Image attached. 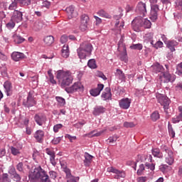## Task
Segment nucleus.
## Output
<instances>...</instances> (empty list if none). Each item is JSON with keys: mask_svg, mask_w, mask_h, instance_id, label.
Masks as SVG:
<instances>
[{"mask_svg": "<svg viewBox=\"0 0 182 182\" xmlns=\"http://www.w3.org/2000/svg\"><path fill=\"white\" fill-rule=\"evenodd\" d=\"M28 178L31 182H50L49 175L41 166L31 171L28 175Z\"/></svg>", "mask_w": 182, "mask_h": 182, "instance_id": "obj_1", "label": "nucleus"}, {"mask_svg": "<svg viewBox=\"0 0 182 182\" xmlns=\"http://www.w3.org/2000/svg\"><path fill=\"white\" fill-rule=\"evenodd\" d=\"M56 77L63 89H66L73 82V77H72V73L70 71L60 70L57 72Z\"/></svg>", "mask_w": 182, "mask_h": 182, "instance_id": "obj_2", "label": "nucleus"}, {"mask_svg": "<svg viewBox=\"0 0 182 182\" xmlns=\"http://www.w3.org/2000/svg\"><path fill=\"white\" fill-rule=\"evenodd\" d=\"M93 46L89 42H84L80 44L77 53L80 59H85L86 56H89L92 53Z\"/></svg>", "mask_w": 182, "mask_h": 182, "instance_id": "obj_3", "label": "nucleus"}, {"mask_svg": "<svg viewBox=\"0 0 182 182\" xmlns=\"http://www.w3.org/2000/svg\"><path fill=\"white\" fill-rule=\"evenodd\" d=\"M23 21V13L19 10H14L10 21L6 24L9 29H14L16 23H21Z\"/></svg>", "mask_w": 182, "mask_h": 182, "instance_id": "obj_4", "label": "nucleus"}, {"mask_svg": "<svg viewBox=\"0 0 182 182\" xmlns=\"http://www.w3.org/2000/svg\"><path fill=\"white\" fill-rule=\"evenodd\" d=\"M162 151H165L166 154L165 155V161L169 166L173 165L174 163V154L173 151L170 149L167 146H162Z\"/></svg>", "mask_w": 182, "mask_h": 182, "instance_id": "obj_5", "label": "nucleus"}, {"mask_svg": "<svg viewBox=\"0 0 182 182\" xmlns=\"http://www.w3.org/2000/svg\"><path fill=\"white\" fill-rule=\"evenodd\" d=\"M156 99L159 103L164 107L165 111L168 109V106H170V100L168 97H166V95H164L163 94H158L156 95Z\"/></svg>", "mask_w": 182, "mask_h": 182, "instance_id": "obj_6", "label": "nucleus"}, {"mask_svg": "<svg viewBox=\"0 0 182 182\" xmlns=\"http://www.w3.org/2000/svg\"><path fill=\"white\" fill-rule=\"evenodd\" d=\"M65 90L67 93H75L77 90H83V85L80 82H75L71 87H66Z\"/></svg>", "mask_w": 182, "mask_h": 182, "instance_id": "obj_7", "label": "nucleus"}, {"mask_svg": "<svg viewBox=\"0 0 182 182\" xmlns=\"http://www.w3.org/2000/svg\"><path fill=\"white\" fill-rule=\"evenodd\" d=\"M144 21V18L141 16L136 17L132 23V26L134 29V31H139V28H141L143 26V22Z\"/></svg>", "mask_w": 182, "mask_h": 182, "instance_id": "obj_8", "label": "nucleus"}, {"mask_svg": "<svg viewBox=\"0 0 182 182\" xmlns=\"http://www.w3.org/2000/svg\"><path fill=\"white\" fill-rule=\"evenodd\" d=\"M107 171H108V173H114V174H116L115 178H124L126 177V173H124V171L116 169L113 166L107 168Z\"/></svg>", "mask_w": 182, "mask_h": 182, "instance_id": "obj_9", "label": "nucleus"}, {"mask_svg": "<svg viewBox=\"0 0 182 182\" xmlns=\"http://www.w3.org/2000/svg\"><path fill=\"white\" fill-rule=\"evenodd\" d=\"M89 21H90L89 16L86 14H82L81 16V24L80 26V28L82 32H85V31L87 29V25H89Z\"/></svg>", "mask_w": 182, "mask_h": 182, "instance_id": "obj_10", "label": "nucleus"}, {"mask_svg": "<svg viewBox=\"0 0 182 182\" xmlns=\"http://www.w3.org/2000/svg\"><path fill=\"white\" fill-rule=\"evenodd\" d=\"M130 105H132V100L129 98H122L119 101V107L124 110H127L130 107Z\"/></svg>", "mask_w": 182, "mask_h": 182, "instance_id": "obj_11", "label": "nucleus"}, {"mask_svg": "<svg viewBox=\"0 0 182 182\" xmlns=\"http://www.w3.org/2000/svg\"><path fill=\"white\" fill-rule=\"evenodd\" d=\"M160 11L159 8V5L152 4L151 5V13H150V18L151 21H156L158 16V12Z\"/></svg>", "mask_w": 182, "mask_h": 182, "instance_id": "obj_12", "label": "nucleus"}, {"mask_svg": "<svg viewBox=\"0 0 182 182\" xmlns=\"http://www.w3.org/2000/svg\"><path fill=\"white\" fill-rule=\"evenodd\" d=\"M34 120L38 126H43L46 123V116L43 114H36L34 116Z\"/></svg>", "mask_w": 182, "mask_h": 182, "instance_id": "obj_13", "label": "nucleus"}, {"mask_svg": "<svg viewBox=\"0 0 182 182\" xmlns=\"http://www.w3.org/2000/svg\"><path fill=\"white\" fill-rule=\"evenodd\" d=\"M23 105L26 107H33V106H36V100H35V97L29 93L26 102H23Z\"/></svg>", "mask_w": 182, "mask_h": 182, "instance_id": "obj_14", "label": "nucleus"}, {"mask_svg": "<svg viewBox=\"0 0 182 182\" xmlns=\"http://www.w3.org/2000/svg\"><path fill=\"white\" fill-rule=\"evenodd\" d=\"M159 77L164 83H168L169 82H174L176 80V76L171 75L168 73H163L162 76L161 75Z\"/></svg>", "mask_w": 182, "mask_h": 182, "instance_id": "obj_15", "label": "nucleus"}, {"mask_svg": "<svg viewBox=\"0 0 182 182\" xmlns=\"http://www.w3.org/2000/svg\"><path fill=\"white\" fill-rule=\"evenodd\" d=\"M65 173H66L67 182H77L80 178L79 176H75L72 175L70 169H65Z\"/></svg>", "mask_w": 182, "mask_h": 182, "instance_id": "obj_16", "label": "nucleus"}, {"mask_svg": "<svg viewBox=\"0 0 182 182\" xmlns=\"http://www.w3.org/2000/svg\"><path fill=\"white\" fill-rule=\"evenodd\" d=\"M26 56L23 53L14 51L11 53V59L14 60V62H19V60H22V59H25Z\"/></svg>", "mask_w": 182, "mask_h": 182, "instance_id": "obj_17", "label": "nucleus"}, {"mask_svg": "<svg viewBox=\"0 0 182 182\" xmlns=\"http://www.w3.org/2000/svg\"><path fill=\"white\" fill-rule=\"evenodd\" d=\"M105 85L103 84H98L97 87L95 89H92L90 91L91 96L96 97V96H99L100 95V92L103 90Z\"/></svg>", "mask_w": 182, "mask_h": 182, "instance_id": "obj_18", "label": "nucleus"}, {"mask_svg": "<svg viewBox=\"0 0 182 182\" xmlns=\"http://www.w3.org/2000/svg\"><path fill=\"white\" fill-rule=\"evenodd\" d=\"M43 137H45V132L42 130H37L34 134V138L38 143H43Z\"/></svg>", "mask_w": 182, "mask_h": 182, "instance_id": "obj_19", "label": "nucleus"}, {"mask_svg": "<svg viewBox=\"0 0 182 182\" xmlns=\"http://www.w3.org/2000/svg\"><path fill=\"white\" fill-rule=\"evenodd\" d=\"M105 112H106V109L103 106L97 105L94 107L92 114H94V116H100V114H102Z\"/></svg>", "mask_w": 182, "mask_h": 182, "instance_id": "obj_20", "label": "nucleus"}, {"mask_svg": "<svg viewBox=\"0 0 182 182\" xmlns=\"http://www.w3.org/2000/svg\"><path fill=\"white\" fill-rule=\"evenodd\" d=\"M114 18L116 20V28H119V31H122V29H123V27L124 26V21H123V20L122 19V16H114Z\"/></svg>", "mask_w": 182, "mask_h": 182, "instance_id": "obj_21", "label": "nucleus"}, {"mask_svg": "<svg viewBox=\"0 0 182 182\" xmlns=\"http://www.w3.org/2000/svg\"><path fill=\"white\" fill-rule=\"evenodd\" d=\"M101 97L102 100H109V99H112V92L110 87L105 88V91L102 92Z\"/></svg>", "mask_w": 182, "mask_h": 182, "instance_id": "obj_22", "label": "nucleus"}, {"mask_svg": "<svg viewBox=\"0 0 182 182\" xmlns=\"http://www.w3.org/2000/svg\"><path fill=\"white\" fill-rule=\"evenodd\" d=\"M166 45V48H168V49H170L171 52H175L176 46L178 45V43L176 42V40H171L168 41V43Z\"/></svg>", "mask_w": 182, "mask_h": 182, "instance_id": "obj_23", "label": "nucleus"}, {"mask_svg": "<svg viewBox=\"0 0 182 182\" xmlns=\"http://www.w3.org/2000/svg\"><path fill=\"white\" fill-rule=\"evenodd\" d=\"M84 157H85L84 165L85 166V167H89V166H90L92 163L93 156L89 154V153L87 152H85Z\"/></svg>", "mask_w": 182, "mask_h": 182, "instance_id": "obj_24", "label": "nucleus"}, {"mask_svg": "<svg viewBox=\"0 0 182 182\" xmlns=\"http://www.w3.org/2000/svg\"><path fill=\"white\" fill-rule=\"evenodd\" d=\"M13 41L14 43L19 45L21 43H23L25 42V39L23 37L21 36L19 34H14L12 36Z\"/></svg>", "mask_w": 182, "mask_h": 182, "instance_id": "obj_25", "label": "nucleus"}, {"mask_svg": "<svg viewBox=\"0 0 182 182\" xmlns=\"http://www.w3.org/2000/svg\"><path fill=\"white\" fill-rule=\"evenodd\" d=\"M136 11H139V12H141L142 15H146V12H147V10L146 9V4L143 2L138 3L136 6Z\"/></svg>", "mask_w": 182, "mask_h": 182, "instance_id": "obj_26", "label": "nucleus"}, {"mask_svg": "<svg viewBox=\"0 0 182 182\" xmlns=\"http://www.w3.org/2000/svg\"><path fill=\"white\" fill-rule=\"evenodd\" d=\"M154 157H157L158 159H163V153L159 149L154 148L151 150Z\"/></svg>", "mask_w": 182, "mask_h": 182, "instance_id": "obj_27", "label": "nucleus"}, {"mask_svg": "<svg viewBox=\"0 0 182 182\" xmlns=\"http://www.w3.org/2000/svg\"><path fill=\"white\" fill-rule=\"evenodd\" d=\"M115 76L116 77H118L119 80H122V82H124V80H126V75L120 69L116 70Z\"/></svg>", "mask_w": 182, "mask_h": 182, "instance_id": "obj_28", "label": "nucleus"}, {"mask_svg": "<svg viewBox=\"0 0 182 182\" xmlns=\"http://www.w3.org/2000/svg\"><path fill=\"white\" fill-rule=\"evenodd\" d=\"M123 42H124V36H122L121 38L118 43V50L119 52H122V50H125L126 49V46L124 45V43H123Z\"/></svg>", "mask_w": 182, "mask_h": 182, "instance_id": "obj_29", "label": "nucleus"}, {"mask_svg": "<svg viewBox=\"0 0 182 182\" xmlns=\"http://www.w3.org/2000/svg\"><path fill=\"white\" fill-rule=\"evenodd\" d=\"M69 46L68 45H64L63 46V49L61 50V55L63 58H69Z\"/></svg>", "mask_w": 182, "mask_h": 182, "instance_id": "obj_30", "label": "nucleus"}, {"mask_svg": "<svg viewBox=\"0 0 182 182\" xmlns=\"http://www.w3.org/2000/svg\"><path fill=\"white\" fill-rule=\"evenodd\" d=\"M44 43L47 45V46H50L53 42H55V38L52 36H48L44 38Z\"/></svg>", "mask_w": 182, "mask_h": 182, "instance_id": "obj_31", "label": "nucleus"}, {"mask_svg": "<svg viewBox=\"0 0 182 182\" xmlns=\"http://www.w3.org/2000/svg\"><path fill=\"white\" fill-rule=\"evenodd\" d=\"M45 26V24L43 23V21H37L34 23V29L36 31H41Z\"/></svg>", "mask_w": 182, "mask_h": 182, "instance_id": "obj_32", "label": "nucleus"}, {"mask_svg": "<svg viewBox=\"0 0 182 182\" xmlns=\"http://www.w3.org/2000/svg\"><path fill=\"white\" fill-rule=\"evenodd\" d=\"M97 15L102 18H106L107 19H110L112 18V16H110V14H109L107 12L105 11V10H100L97 12Z\"/></svg>", "mask_w": 182, "mask_h": 182, "instance_id": "obj_33", "label": "nucleus"}, {"mask_svg": "<svg viewBox=\"0 0 182 182\" xmlns=\"http://www.w3.org/2000/svg\"><path fill=\"white\" fill-rule=\"evenodd\" d=\"M154 70L156 73H163L164 72V68L160 64H156L154 66Z\"/></svg>", "mask_w": 182, "mask_h": 182, "instance_id": "obj_34", "label": "nucleus"}, {"mask_svg": "<svg viewBox=\"0 0 182 182\" xmlns=\"http://www.w3.org/2000/svg\"><path fill=\"white\" fill-rule=\"evenodd\" d=\"M121 52L122 53L119 55L120 60L123 62H127V50L125 48V50H122Z\"/></svg>", "mask_w": 182, "mask_h": 182, "instance_id": "obj_35", "label": "nucleus"}, {"mask_svg": "<svg viewBox=\"0 0 182 182\" xmlns=\"http://www.w3.org/2000/svg\"><path fill=\"white\" fill-rule=\"evenodd\" d=\"M87 66L90 69H96L97 68V65H96V60L95 59H91L88 60Z\"/></svg>", "mask_w": 182, "mask_h": 182, "instance_id": "obj_36", "label": "nucleus"}, {"mask_svg": "<svg viewBox=\"0 0 182 182\" xmlns=\"http://www.w3.org/2000/svg\"><path fill=\"white\" fill-rule=\"evenodd\" d=\"M65 11L67 14H68L70 18H73V13L75 12V7H73V6H70L69 7H67Z\"/></svg>", "mask_w": 182, "mask_h": 182, "instance_id": "obj_37", "label": "nucleus"}, {"mask_svg": "<svg viewBox=\"0 0 182 182\" xmlns=\"http://www.w3.org/2000/svg\"><path fill=\"white\" fill-rule=\"evenodd\" d=\"M4 87L7 93V96H9V92H11L12 87L11 86V82H6L4 84Z\"/></svg>", "mask_w": 182, "mask_h": 182, "instance_id": "obj_38", "label": "nucleus"}, {"mask_svg": "<svg viewBox=\"0 0 182 182\" xmlns=\"http://www.w3.org/2000/svg\"><path fill=\"white\" fill-rule=\"evenodd\" d=\"M145 168H146V170H151V171H154L156 168V164H150L149 162H146Z\"/></svg>", "mask_w": 182, "mask_h": 182, "instance_id": "obj_39", "label": "nucleus"}, {"mask_svg": "<svg viewBox=\"0 0 182 182\" xmlns=\"http://www.w3.org/2000/svg\"><path fill=\"white\" fill-rule=\"evenodd\" d=\"M151 119L153 120V122H157V120L160 119V114H159V112H154L151 115Z\"/></svg>", "mask_w": 182, "mask_h": 182, "instance_id": "obj_40", "label": "nucleus"}, {"mask_svg": "<svg viewBox=\"0 0 182 182\" xmlns=\"http://www.w3.org/2000/svg\"><path fill=\"white\" fill-rule=\"evenodd\" d=\"M142 26H144V28H146V29H149L151 28V22L147 18H144Z\"/></svg>", "mask_w": 182, "mask_h": 182, "instance_id": "obj_41", "label": "nucleus"}, {"mask_svg": "<svg viewBox=\"0 0 182 182\" xmlns=\"http://www.w3.org/2000/svg\"><path fill=\"white\" fill-rule=\"evenodd\" d=\"M20 5H23V6H29L31 4H32V0H17Z\"/></svg>", "mask_w": 182, "mask_h": 182, "instance_id": "obj_42", "label": "nucleus"}, {"mask_svg": "<svg viewBox=\"0 0 182 182\" xmlns=\"http://www.w3.org/2000/svg\"><path fill=\"white\" fill-rule=\"evenodd\" d=\"M18 0H15L13 1L9 6V9L10 11H15L16 8H18Z\"/></svg>", "mask_w": 182, "mask_h": 182, "instance_id": "obj_43", "label": "nucleus"}, {"mask_svg": "<svg viewBox=\"0 0 182 182\" xmlns=\"http://www.w3.org/2000/svg\"><path fill=\"white\" fill-rule=\"evenodd\" d=\"M48 75L49 76L50 83H52L53 85H56V80H55L54 79L53 74L52 73V70H49L48 71Z\"/></svg>", "mask_w": 182, "mask_h": 182, "instance_id": "obj_44", "label": "nucleus"}, {"mask_svg": "<svg viewBox=\"0 0 182 182\" xmlns=\"http://www.w3.org/2000/svg\"><path fill=\"white\" fill-rule=\"evenodd\" d=\"M102 134V132H97L96 130L92 131L90 133L87 134L88 137H99Z\"/></svg>", "mask_w": 182, "mask_h": 182, "instance_id": "obj_45", "label": "nucleus"}, {"mask_svg": "<svg viewBox=\"0 0 182 182\" xmlns=\"http://www.w3.org/2000/svg\"><path fill=\"white\" fill-rule=\"evenodd\" d=\"M130 48L134 50H141V49H143V44L141 43L133 44L130 46Z\"/></svg>", "mask_w": 182, "mask_h": 182, "instance_id": "obj_46", "label": "nucleus"}, {"mask_svg": "<svg viewBox=\"0 0 182 182\" xmlns=\"http://www.w3.org/2000/svg\"><path fill=\"white\" fill-rule=\"evenodd\" d=\"M168 130L169 136H171L173 138L176 136V132H174V129H173V127L171 125L170 123H168Z\"/></svg>", "mask_w": 182, "mask_h": 182, "instance_id": "obj_47", "label": "nucleus"}, {"mask_svg": "<svg viewBox=\"0 0 182 182\" xmlns=\"http://www.w3.org/2000/svg\"><path fill=\"white\" fill-rule=\"evenodd\" d=\"M153 36H154L153 33H148L145 36L146 39H148L151 45H153V43H154V41H153Z\"/></svg>", "mask_w": 182, "mask_h": 182, "instance_id": "obj_48", "label": "nucleus"}, {"mask_svg": "<svg viewBox=\"0 0 182 182\" xmlns=\"http://www.w3.org/2000/svg\"><path fill=\"white\" fill-rule=\"evenodd\" d=\"M176 73V75H178V76H182V63L177 65Z\"/></svg>", "mask_w": 182, "mask_h": 182, "instance_id": "obj_49", "label": "nucleus"}, {"mask_svg": "<svg viewBox=\"0 0 182 182\" xmlns=\"http://www.w3.org/2000/svg\"><path fill=\"white\" fill-rule=\"evenodd\" d=\"M57 102L60 105V106H65L66 101L62 97H56Z\"/></svg>", "mask_w": 182, "mask_h": 182, "instance_id": "obj_50", "label": "nucleus"}, {"mask_svg": "<svg viewBox=\"0 0 182 182\" xmlns=\"http://www.w3.org/2000/svg\"><path fill=\"white\" fill-rule=\"evenodd\" d=\"M146 170V166L144 164H141L139 165V169L137 170V174L138 176H141V174L143 173V171Z\"/></svg>", "mask_w": 182, "mask_h": 182, "instance_id": "obj_51", "label": "nucleus"}, {"mask_svg": "<svg viewBox=\"0 0 182 182\" xmlns=\"http://www.w3.org/2000/svg\"><path fill=\"white\" fill-rule=\"evenodd\" d=\"M10 149H11V154H13V156H18V154H21L19 149L14 146H11Z\"/></svg>", "mask_w": 182, "mask_h": 182, "instance_id": "obj_52", "label": "nucleus"}, {"mask_svg": "<svg viewBox=\"0 0 182 182\" xmlns=\"http://www.w3.org/2000/svg\"><path fill=\"white\" fill-rule=\"evenodd\" d=\"M16 169L15 168V166H11L9 169V174L11 176H14V174H16Z\"/></svg>", "mask_w": 182, "mask_h": 182, "instance_id": "obj_53", "label": "nucleus"}, {"mask_svg": "<svg viewBox=\"0 0 182 182\" xmlns=\"http://www.w3.org/2000/svg\"><path fill=\"white\" fill-rule=\"evenodd\" d=\"M62 137H63V136H61V137L58 136V137L54 138L52 140L53 144H59L60 143V141H62Z\"/></svg>", "mask_w": 182, "mask_h": 182, "instance_id": "obj_54", "label": "nucleus"}, {"mask_svg": "<svg viewBox=\"0 0 182 182\" xmlns=\"http://www.w3.org/2000/svg\"><path fill=\"white\" fill-rule=\"evenodd\" d=\"M16 169L18 170V171H20L21 173H22L23 171V163L19 162L16 165Z\"/></svg>", "mask_w": 182, "mask_h": 182, "instance_id": "obj_55", "label": "nucleus"}, {"mask_svg": "<svg viewBox=\"0 0 182 182\" xmlns=\"http://www.w3.org/2000/svg\"><path fill=\"white\" fill-rule=\"evenodd\" d=\"M152 46L156 49H159V48H163V42L157 41L155 44L153 43Z\"/></svg>", "mask_w": 182, "mask_h": 182, "instance_id": "obj_56", "label": "nucleus"}, {"mask_svg": "<svg viewBox=\"0 0 182 182\" xmlns=\"http://www.w3.org/2000/svg\"><path fill=\"white\" fill-rule=\"evenodd\" d=\"M63 127V125L62 124H58L53 127V130L55 133H58L59 132V129H62Z\"/></svg>", "mask_w": 182, "mask_h": 182, "instance_id": "obj_57", "label": "nucleus"}, {"mask_svg": "<svg viewBox=\"0 0 182 182\" xmlns=\"http://www.w3.org/2000/svg\"><path fill=\"white\" fill-rule=\"evenodd\" d=\"M1 182H11V179H9L8 173L3 174Z\"/></svg>", "mask_w": 182, "mask_h": 182, "instance_id": "obj_58", "label": "nucleus"}, {"mask_svg": "<svg viewBox=\"0 0 182 182\" xmlns=\"http://www.w3.org/2000/svg\"><path fill=\"white\" fill-rule=\"evenodd\" d=\"M13 178H14V181L19 182L21 180V175L18 173L12 175Z\"/></svg>", "mask_w": 182, "mask_h": 182, "instance_id": "obj_59", "label": "nucleus"}, {"mask_svg": "<svg viewBox=\"0 0 182 182\" xmlns=\"http://www.w3.org/2000/svg\"><path fill=\"white\" fill-rule=\"evenodd\" d=\"M49 174H50V178H52L53 180H55L56 177H58V173L54 171H50Z\"/></svg>", "mask_w": 182, "mask_h": 182, "instance_id": "obj_60", "label": "nucleus"}, {"mask_svg": "<svg viewBox=\"0 0 182 182\" xmlns=\"http://www.w3.org/2000/svg\"><path fill=\"white\" fill-rule=\"evenodd\" d=\"M167 168H168V166L166 165V164H161L159 166V170L162 172V173H166V171L167 170Z\"/></svg>", "mask_w": 182, "mask_h": 182, "instance_id": "obj_61", "label": "nucleus"}, {"mask_svg": "<svg viewBox=\"0 0 182 182\" xmlns=\"http://www.w3.org/2000/svg\"><path fill=\"white\" fill-rule=\"evenodd\" d=\"M136 126V124H134V122H125L124 123V127H127V128H129V127H134Z\"/></svg>", "mask_w": 182, "mask_h": 182, "instance_id": "obj_62", "label": "nucleus"}, {"mask_svg": "<svg viewBox=\"0 0 182 182\" xmlns=\"http://www.w3.org/2000/svg\"><path fill=\"white\" fill-rule=\"evenodd\" d=\"M138 182H146L147 181V177L146 176H141L137 178Z\"/></svg>", "mask_w": 182, "mask_h": 182, "instance_id": "obj_63", "label": "nucleus"}, {"mask_svg": "<svg viewBox=\"0 0 182 182\" xmlns=\"http://www.w3.org/2000/svg\"><path fill=\"white\" fill-rule=\"evenodd\" d=\"M176 6H177V8H178L179 9H182V0H177L176 1Z\"/></svg>", "mask_w": 182, "mask_h": 182, "instance_id": "obj_64", "label": "nucleus"}]
</instances>
